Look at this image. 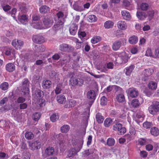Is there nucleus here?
Segmentation results:
<instances>
[{
	"label": "nucleus",
	"mask_w": 159,
	"mask_h": 159,
	"mask_svg": "<svg viewBox=\"0 0 159 159\" xmlns=\"http://www.w3.org/2000/svg\"><path fill=\"white\" fill-rule=\"evenodd\" d=\"M32 89V97L35 99H40V102L41 101V103H40V106L45 105V104L44 103L45 100L43 99H40L42 98L44 94L43 91L41 90L38 89L37 88L33 87Z\"/></svg>",
	"instance_id": "f03ea898"
},
{
	"label": "nucleus",
	"mask_w": 159,
	"mask_h": 159,
	"mask_svg": "<svg viewBox=\"0 0 159 159\" xmlns=\"http://www.w3.org/2000/svg\"><path fill=\"white\" fill-rule=\"evenodd\" d=\"M134 67L135 66L134 65H131L129 67H126L125 68L126 71L125 72L126 75L129 76L132 72Z\"/></svg>",
	"instance_id": "72a5a7b5"
},
{
	"label": "nucleus",
	"mask_w": 159,
	"mask_h": 159,
	"mask_svg": "<svg viewBox=\"0 0 159 159\" xmlns=\"http://www.w3.org/2000/svg\"><path fill=\"white\" fill-rule=\"evenodd\" d=\"M45 50V47L43 45L37 46L36 45L35 47V50L39 52H42Z\"/></svg>",
	"instance_id": "79ce46f5"
},
{
	"label": "nucleus",
	"mask_w": 159,
	"mask_h": 159,
	"mask_svg": "<svg viewBox=\"0 0 159 159\" xmlns=\"http://www.w3.org/2000/svg\"><path fill=\"white\" fill-rule=\"evenodd\" d=\"M157 84L155 82L151 81L148 84V88L151 90H155L157 88Z\"/></svg>",
	"instance_id": "37998d69"
},
{
	"label": "nucleus",
	"mask_w": 159,
	"mask_h": 159,
	"mask_svg": "<svg viewBox=\"0 0 159 159\" xmlns=\"http://www.w3.org/2000/svg\"><path fill=\"white\" fill-rule=\"evenodd\" d=\"M32 55L30 53H27L24 55L22 57L23 60L25 61H33L36 60L33 59L31 58Z\"/></svg>",
	"instance_id": "5701e85b"
},
{
	"label": "nucleus",
	"mask_w": 159,
	"mask_h": 159,
	"mask_svg": "<svg viewBox=\"0 0 159 159\" xmlns=\"http://www.w3.org/2000/svg\"><path fill=\"white\" fill-rule=\"evenodd\" d=\"M122 16L125 20H129L131 19V16L129 12L126 11H123L121 12Z\"/></svg>",
	"instance_id": "c756f323"
},
{
	"label": "nucleus",
	"mask_w": 159,
	"mask_h": 159,
	"mask_svg": "<svg viewBox=\"0 0 159 159\" xmlns=\"http://www.w3.org/2000/svg\"><path fill=\"white\" fill-rule=\"evenodd\" d=\"M116 99L119 102H123L125 100V97L122 94H120L116 96Z\"/></svg>",
	"instance_id": "8fccbe9b"
},
{
	"label": "nucleus",
	"mask_w": 159,
	"mask_h": 159,
	"mask_svg": "<svg viewBox=\"0 0 159 159\" xmlns=\"http://www.w3.org/2000/svg\"><path fill=\"white\" fill-rule=\"evenodd\" d=\"M70 83L73 86H75L76 85L81 86L83 84L84 81L82 79H78L76 77H74L70 78Z\"/></svg>",
	"instance_id": "6e6552de"
},
{
	"label": "nucleus",
	"mask_w": 159,
	"mask_h": 159,
	"mask_svg": "<svg viewBox=\"0 0 159 159\" xmlns=\"http://www.w3.org/2000/svg\"><path fill=\"white\" fill-rule=\"evenodd\" d=\"M12 106L9 103L6 104L4 106L0 108V112H5L11 109Z\"/></svg>",
	"instance_id": "b1692460"
},
{
	"label": "nucleus",
	"mask_w": 159,
	"mask_h": 159,
	"mask_svg": "<svg viewBox=\"0 0 159 159\" xmlns=\"http://www.w3.org/2000/svg\"><path fill=\"white\" fill-rule=\"evenodd\" d=\"M112 120L110 118H107L104 121V125L106 127H108L112 124Z\"/></svg>",
	"instance_id": "a18cd8bd"
},
{
	"label": "nucleus",
	"mask_w": 159,
	"mask_h": 159,
	"mask_svg": "<svg viewBox=\"0 0 159 159\" xmlns=\"http://www.w3.org/2000/svg\"><path fill=\"white\" fill-rule=\"evenodd\" d=\"M59 48V50L62 52L68 53L71 52L74 50L73 47L65 43L60 44Z\"/></svg>",
	"instance_id": "39448f33"
},
{
	"label": "nucleus",
	"mask_w": 159,
	"mask_h": 159,
	"mask_svg": "<svg viewBox=\"0 0 159 159\" xmlns=\"http://www.w3.org/2000/svg\"><path fill=\"white\" fill-rule=\"evenodd\" d=\"M5 68L7 71L12 72L15 70L16 66L14 63L10 62L6 65Z\"/></svg>",
	"instance_id": "412c9836"
},
{
	"label": "nucleus",
	"mask_w": 159,
	"mask_h": 159,
	"mask_svg": "<svg viewBox=\"0 0 159 159\" xmlns=\"http://www.w3.org/2000/svg\"><path fill=\"white\" fill-rule=\"evenodd\" d=\"M41 147V143L40 142L36 141L33 143L31 145L32 150L38 149Z\"/></svg>",
	"instance_id": "a878e982"
},
{
	"label": "nucleus",
	"mask_w": 159,
	"mask_h": 159,
	"mask_svg": "<svg viewBox=\"0 0 159 159\" xmlns=\"http://www.w3.org/2000/svg\"><path fill=\"white\" fill-rule=\"evenodd\" d=\"M96 94L95 92L93 90H90L87 93V97L88 98L92 100L91 102V103L89 104L90 106L92 105V103L93 102L94 100L96 98Z\"/></svg>",
	"instance_id": "2eb2a0df"
},
{
	"label": "nucleus",
	"mask_w": 159,
	"mask_h": 159,
	"mask_svg": "<svg viewBox=\"0 0 159 159\" xmlns=\"http://www.w3.org/2000/svg\"><path fill=\"white\" fill-rule=\"evenodd\" d=\"M18 7L20 12L22 13H26L28 10V6L24 3H19Z\"/></svg>",
	"instance_id": "6ab92c4d"
},
{
	"label": "nucleus",
	"mask_w": 159,
	"mask_h": 159,
	"mask_svg": "<svg viewBox=\"0 0 159 159\" xmlns=\"http://www.w3.org/2000/svg\"><path fill=\"white\" fill-rule=\"evenodd\" d=\"M87 18L88 21L91 23L94 22H96L97 20V17L93 15L88 16L87 17Z\"/></svg>",
	"instance_id": "f704fd0d"
},
{
	"label": "nucleus",
	"mask_w": 159,
	"mask_h": 159,
	"mask_svg": "<svg viewBox=\"0 0 159 159\" xmlns=\"http://www.w3.org/2000/svg\"><path fill=\"white\" fill-rule=\"evenodd\" d=\"M8 99L7 97H5L0 100V106H2L5 104L8 101Z\"/></svg>",
	"instance_id": "0e129e2a"
},
{
	"label": "nucleus",
	"mask_w": 159,
	"mask_h": 159,
	"mask_svg": "<svg viewBox=\"0 0 159 159\" xmlns=\"http://www.w3.org/2000/svg\"><path fill=\"white\" fill-rule=\"evenodd\" d=\"M143 126L147 129L150 128L152 126V124L151 122L146 121L143 123Z\"/></svg>",
	"instance_id": "052dcab7"
},
{
	"label": "nucleus",
	"mask_w": 159,
	"mask_h": 159,
	"mask_svg": "<svg viewBox=\"0 0 159 159\" xmlns=\"http://www.w3.org/2000/svg\"><path fill=\"white\" fill-rule=\"evenodd\" d=\"M61 53L59 52L54 54L52 57V59L53 60H59L60 57Z\"/></svg>",
	"instance_id": "69168bd1"
},
{
	"label": "nucleus",
	"mask_w": 159,
	"mask_h": 159,
	"mask_svg": "<svg viewBox=\"0 0 159 159\" xmlns=\"http://www.w3.org/2000/svg\"><path fill=\"white\" fill-rule=\"evenodd\" d=\"M76 102L75 100L73 99L69 100L65 105V106L66 108H70L74 107L75 105Z\"/></svg>",
	"instance_id": "2f4dec72"
},
{
	"label": "nucleus",
	"mask_w": 159,
	"mask_h": 159,
	"mask_svg": "<svg viewBox=\"0 0 159 159\" xmlns=\"http://www.w3.org/2000/svg\"><path fill=\"white\" fill-rule=\"evenodd\" d=\"M9 122L5 120H0V127L3 128L9 126Z\"/></svg>",
	"instance_id": "c03bdc74"
},
{
	"label": "nucleus",
	"mask_w": 159,
	"mask_h": 159,
	"mask_svg": "<svg viewBox=\"0 0 159 159\" xmlns=\"http://www.w3.org/2000/svg\"><path fill=\"white\" fill-rule=\"evenodd\" d=\"M140 103L139 100L137 99H134L132 101L131 105L134 107H137L140 105Z\"/></svg>",
	"instance_id": "3c124183"
},
{
	"label": "nucleus",
	"mask_w": 159,
	"mask_h": 159,
	"mask_svg": "<svg viewBox=\"0 0 159 159\" xmlns=\"http://www.w3.org/2000/svg\"><path fill=\"white\" fill-rule=\"evenodd\" d=\"M8 83L7 82H4L0 85V89L3 91H5L7 90L8 88Z\"/></svg>",
	"instance_id": "09e8293b"
},
{
	"label": "nucleus",
	"mask_w": 159,
	"mask_h": 159,
	"mask_svg": "<svg viewBox=\"0 0 159 159\" xmlns=\"http://www.w3.org/2000/svg\"><path fill=\"white\" fill-rule=\"evenodd\" d=\"M32 40L34 42L39 44L44 42V37L41 35H34L32 37Z\"/></svg>",
	"instance_id": "9b49d317"
},
{
	"label": "nucleus",
	"mask_w": 159,
	"mask_h": 159,
	"mask_svg": "<svg viewBox=\"0 0 159 159\" xmlns=\"http://www.w3.org/2000/svg\"><path fill=\"white\" fill-rule=\"evenodd\" d=\"M20 147L21 149V151L26 150L27 149V147L26 144L24 142H22L21 143Z\"/></svg>",
	"instance_id": "774afa93"
},
{
	"label": "nucleus",
	"mask_w": 159,
	"mask_h": 159,
	"mask_svg": "<svg viewBox=\"0 0 159 159\" xmlns=\"http://www.w3.org/2000/svg\"><path fill=\"white\" fill-rule=\"evenodd\" d=\"M62 85L61 84L59 83L55 89V93L56 94H58L60 93L62 90Z\"/></svg>",
	"instance_id": "864d4df0"
},
{
	"label": "nucleus",
	"mask_w": 159,
	"mask_h": 159,
	"mask_svg": "<svg viewBox=\"0 0 159 159\" xmlns=\"http://www.w3.org/2000/svg\"><path fill=\"white\" fill-rule=\"evenodd\" d=\"M39 10L41 13L44 14L49 11L50 8L47 6L43 5L40 7Z\"/></svg>",
	"instance_id": "c85d7f7f"
},
{
	"label": "nucleus",
	"mask_w": 159,
	"mask_h": 159,
	"mask_svg": "<svg viewBox=\"0 0 159 159\" xmlns=\"http://www.w3.org/2000/svg\"><path fill=\"white\" fill-rule=\"evenodd\" d=\"M107 103V100L106 98L104 96H102L101 99V105L104 106Z\"/></svg>",
	"instance_id": "e2e57ef3"
},
{
	"label": "nucleus",
	"mask_w": 159,
	"mask_h": 159,
	"mask_svg": "<svg viewBox=\"0 0 159 159\" xmlns=\"http://www.w3.org/2000/svg\"><path fill=\"white\" fill-rule=\"evenodd\" d=\"M113 129L115 131H118V134L120 135H123L126 132V129L125 127H122V125L120 123H116L113 125Z\"/></svg>",
	"instance_id": "423d86ee"
},
{
	"label": "nucleus",
	"mask_w": 159,
	"mask_h": 159,
	"mask_svg": "<svg viewBox=\"0 0 159 159\" xmlns=\"http://www.w3.org/2000/svg\"><path fill=\"white\" fill-rule=\"evenodd\" d=\"M5 53L7 56L14 55L15 54V50L12 48H7L5 49Z\"/></svg>",
	"instance_id": "bb28decb"
},
{
	"label": "nucleus",
	"mask_w": 159,
	"mask_h": 159,
	"mask_svg": "<svg viewBox=\"0 0 159 159\" xmlns=\"http://www.w3.org/2000/svg\"><path fill=\"white\" fill-rule=\"evenodd\" d=\"M57 99L58 102L60 104H62L65 100V98L64 95L61 94L57 97Z\"/></svg>",
	"instance_id": "603ef678"
},
{
	"label": "nucleus",
	"mask_w": 159,
	"mask_h": 159,
	"mask_svg": "<svg viewBox=\"0 0 159 159\" xmlns=\"http://www.w3.org/2000/svg\"><path fill=\"white\" fill-rule=\"evenodd\" d=\"M21 91L23 93V95L25 97L28 96L30 93L29 86L30 82L27 78L24 79L22 81Z\"/></svg>",
	"instance_id": "7ed1b4c3"
},
{
	"label": "nucleus",
	"mask_w": 159,
	"mask_h": 159,
	"mask_svg": "<svg viewBox=\"0 0 159 159\" xmlns=\"http://www.w3.org/2000/svg\"><path fill=\"white\" fill-rule=\"evenodd\" d=\"M83 138L73 140L72 144L74 148H70L68 151L67 156L69 157H73L76 155L82 148L83 144Z\"/></svg>",
	"instance_id": "f257e3e1"
},
{
	"label": "nucleus",
	"mask_w": 159,
	"mask_h": 159,
	"mask_svg": "<svg viewBox=\"0 0 159 159\" xmlns=\"http://www.w3.org/2000/svg\"><path fill=\"white\" fill-rule=\"evenodd\" d=\"M115 142L114 139L112 138H108L107 141V144L109 146H112L115 144Z\"/></svg>",
	"instance_id": "de8ad7c7"
},
{
	"label": "nucleus",
	"mask_w": 159,
	"mask_h": 159,
	"mask_svg": "<svg viewBox=\"0 0 159 159\" xmlns=\"http://www.w3.org/2000/svg\"><path fill=\"white\" fill-rule=\"evenodd\" d=\"M153 72V70L151 69H148L144 70L142 73V80L144 82L148 81L149 79V77Z\"/></svg>",
	"instance_id": "0eeeda50"
},
{
	"label": "nucleus",
	"mask_w": 159,
	"mask_h": 159,
	"mask_svg": "<svg viewBox=\"0 0 159 159\" xmlns=\"http://www.w3.org/2000/svg\"><path fill=\"white\" fill-rule=\"evenodd\" d=\"M101 40V38L99 36H94L91 39V42L93 44L97 43Z\"/></svg>",
	"instance_id": "49530a36"
},
{
	"label": "nucleus",
	"mask_w": 159,
	"mask_h": 159,
	"mask_svg": "<svg viewBox=\"0 0 159 159\" xmlns=\"http://www.w3.org/2000/svg\"><path fill=\"white\" fill-rule=\"evenodd\" d=\"M54 152V148L52 147H48L45 150V152L43 153L42 157L45 158L47 157L51 156L53 154Z\"/></svg>",
	"instance_id": "9d476101"
},
{
	"label": "nucleus",
	"mask_w": 159,
	"mask_h": 159,
	"mask_svg": "<svg viewBox=\"0 0 159 159\" xmlns=\"http://www.w3.org/2000/svg\"><path fill=\"white\" fill-rule=\"evenodd\" d=\"M114 25V23L111 20L106 21L104 24V27L107 29L112 28Z\"/></svg>",
	"instance_id": "ea45409f"
},
{
	"label": "nucleus",
	"mask_w": 159,
	"mask_h": 159,
	"mask_svg": "<svg viewBox=\"0 0 159 159\" xmlns=\"http://www.w3.org/2000/svg\"><path fill=\"white\" fill-rule=\"evenodd\" d=\"M117 26L119 29L122 30H125L127 28V25L125 21L120 20L117 23Z\"/></svg>",
	"instance_id": "393cba45"
},
{
	"label": "nucleus",
	"mask_w": 159,
	"mask_h": 159,
	"mask_svg": "<svg viewBox=\"0 0 159 159\" xmlns=\"http://www.w3.org/2000/svg\"><path fill=\"white\" fill-rule=\"evenodd\" d=\"M124 39H120L115 41L112 45V49L114 51L118 50L122 45H124Z\"/></svg>",
	"instance_id": "1a4fd4ad"
},
{
	"label": "nucleus",
	"mask_w": 159,
	"mask_h": 159,
	"mask_svg": "<svg viewBox=\"0 0 159 159\" xmlns=\"http://www.w3.org/2000/svg\"><path fill=\"white\" fill-rule=\"evenodd\" d=\"M17 10L16 8H13L11 11H9L8 13L14 19H16L15 15L16 12Z\"/></svg>",
	"instance_id": "5fc2aeb1"
},
{
	"label": "nucleus",
	"mask_w": 159,
	"mask_h": 159,
	"mask_svg": "<svg viewBox=\"0 0 159 159\" xmlns=\"http://www.w3.org/2000/svg\"><path fill=\"white\" fill-rule=\"evenodd\" d=\"M128 94L132 98H136L139 95V92L137 89L134 88H130L128 90Z\"/></svg>",
	"instance_id": "dca6fc26"
},
{
	"label": "nucleus",
	"mask_w": 159,
	"mask_h": 159,
	"mask_svg": "<svg viewBox=\"0 0 159 159\" xmlns=\"http://www.w3.org/2000/svg\"><path fill=\"white\" fill-rule=\"evenodd\" d=\"M73 7L74 10L78 11H81L84 10L82 6L78 5L77 3H75L73 5Z\"/></svg>",
	"instance_id": "c9c22d12"
},
{
	"label": "nucleus",
	"mask_w": 159,
	"mask_h": 159,
	"mask_svg": "<svg viewBox=\"0 0 159 159\" xmlns=\"http://www.w3.org/2000/svg\"><path fill=\"white\" fill-rule=\"evenodd\" d=\"M150 133L152 135L156 136L159 134V130L157 128L153 127L151 129Z\"/></svg>",
	"instance_id": "4c0bfd02"
},
{
	"label": "nucleus",
	"mask_w": 159,
	"mask_h": 159,
	"mask_svg": "<svg viewBox=\"0 0 159 159\" xmlns=\"http://www.w3.org/2000/svg\"><path fill=\"white\" fill-rule=\"evenodd\" d=\"M96 119L98 123H102L104 117L102 116L100 113H97L96 116Z\"/></svg>",
	"instance_id": "58836bf2"
},
{
	"label": "nucleus",
	"mask_w": 159,
	"mask_h": 159,
	"mask_svg": "<svg viewBox=\"0 0 159 159\" xmlns=\"http://www.w3.org/2000/svg\"><path fill=\"white\" fill-rule=\"evenodd\" d=\"M32 117L34 120L38 121L40 117V114L38 112H35L33 114Z\"/></svg>",
	"instance_id": "bf43d9fd"
},
{
	"label": "nucleus",
	"mask_w": 159,
	"mask_h": 159,
	"mask_svg": "<svg viewBox=\"0 0 159 159\" xmlns=\"http://www.w3.org/2000/svg\"><path fill=\"white\" fill-rule=\"evenodd\" d=\"M137 17L140 20H143L145 19L147 16H146L145 12L143 11H138L136 13Z\"/></svg>",
	"instance_id": "7c9ffc66"
},
{
	"label": "nucleus",
	"mask_w": 159,
	"mask_h": 159,
	"mask_svg": "<svg viewBox=\"0 0 159 159\" xmlns=\"http://www.w3.org/2000/svg\"><path fill=\"white\" fill-rule=\"evenodd\" d=\"M78 29V26L75 24L72 23L70 25L69 30L71 34L74 35L76 33Z\"/></svg>",
	"instance_id": "a211bd4d"
},
{
	"label": "nucleus",
	"mask_w": 159,
	"mask_h": 159,
	"mask_svg": "<svg viewBox=\"0 0 159 159\" xmlns=\"http://www.w3.org/2000/svg\"><path fill=\"white\" fill-rule=\"evenodd\" d=\"M113 88V85L109 86L107 88L105 89L103 91V93H107L110 92Z\"/></svg>",
	"instance_id": "338daca9"
},
{
	"label": "nucleus",
	"mask_w": 159,
	"mask_h": 159,
	"mask_svg": "<svg viewBox=\"0 0 159 159\" xmlns=\"http://www.w3.org/2000/svg\"><path fill=\"white\" fill-rule=\"evenodd\" d=\"M42 21L43 24L46 28L51 27L53 23V20L52 19L47 17H44Z\"/></svg>",
	"instance_id": "ddd939ff"
},
{
	"label": "nucleus",
	"mask_w": 159,
	"mask_h": 159,
	"mask_svg": "<svg viewBox=\"0 0 159 159\" xmlns=\"http://www.w3.org/2000/svg\"><path fill=\"white\" fill-rule=\"evenodd\" d=\"M57 16L58 18V21L60 22V21H62L63 22V18L64 14L63 13L61 12H59L57 14Z\"/></svg>",
	"instance_id": "4d7b16f0"
},
{
	"label": "nucleus",
	"mask_w": 159,
	"mask_h": 159,
	"mask_svg": "<svg viewBox=\"0 0 159 159\" xmlns=\"http://www.w3.org/2000/svg\"><path fill=\"white\" fill-rule=\"evenodd\" d=\"M59 118V115L57 113H53L50 117V120L53 122H56Z\"/></svg>",
	"instance_id": "a19ab883"
},
{
	"label": "nucleus",
	"mask_w": 159,
	"mask_h": 159,
	"mask_svg": "<svg viewBox=\"0 0 159 159\" xmlns=\"http://www.w3.org/2000/svg\"><path fill=\"white\" fill-rule=\"evenodd\" d=\"M119 57L120 58L121 63L123 64L127 63L129 58L128 54L125 52H122L119 54Z\"/></svg>",
	"instance_id": "f3484780"
},
{
	"label": "nucleus",
	"mask_w": 159,
	"mask_h": 159,
	"mask_svg": "<svg viewBox=\"0 0 159 159\" xmlns=\"http://www.w3.org/2000/svg\"><path fill=\"white\" fill-rule=\"evenodd\" d=\"M154 12L153 10H151L148 11V14L146 16L148 17V19L149 20L152 19L154 16Z\"/></svg>",
	"instance_id": "680f3d73"
},
{
	"label": "nucleus",
	"mask_w": 159,
	"mask_h": 159,
	"mask_svg": "<svg viewBox=\"0 0 159 159\" xmlns=\"http://www.w3.org/2000/svg\"><path fill=\"white\" fill-rule=\"evenodd\" d=\"M42 86L43 89H48L52 86V82L48 80H44L42 82Z\"/></svg>",
	"instance_id": "4be33fe9"
},
{
	"label": "nucleus",
	"mask_w": 159,
	"mask_h": 159,
	"mask_svg": "<svg viewBox=\"0 0 159 159\" xmlns=\"http://www.w3.org/2000/svg\"><path fill=\"white\" fill-rule=\"evenodd\" d=\"M33 27L37 29H42L45 28L42 23L40 21L38 22H33Z\"/></svg>",
	"instance_id": "e433bc0d"
},
{
	"label": "nucleus",
	"mask_w": 159,
	"mask_h": 159,
	"mask_svg": "<svg viewBox=\"0 0 159 159\" xmlns=\"http://www.w3.org/2000/svg\"><path fill=\"white\" fill-rule=\"evenodd\" d=\"M63 24V22L62 21H60V22L57 21L52 27V29L53 32V34H56L57 31L62 28Z\"/></svg>",
	"instance_id": "4468645a"
},
{
	"label": "nucleus",
	"mask_w": 159,
	"mask_h": 159,
	"mask_svg": "<svg viewBox=\"0 0 159 159\" xmlns=\"http://www.w3.org/2000/svg\"><path fill=\"white\" fill-rule=\"evenodd\" d=\"M148 111L152 115L159 112V102L157 101H153L152 104L148 107Z\"/></svg>",
	"instance_id": "20e7f679"
},
{
	"label": "nucleus",
	"mask_w": 159,
	"mask_h": 159,
	"mask_svg": "<svg viewBox=\"0 0 159 159\" xmlns=\"http://www.w3.org/2000/svg\"><path fill=\"white\" fill-rule=\"evenodd\" d=\"M138 38L135 35L130 37L129 39V43L131 44H135L138 42Z\"/></svg>",
	"instance_id": "cd10ccee"
},
{
	"label": "nucleus",
	"mask_w": 159,
	"mask_h": 159,
	"mask_svg": "<svg viewBox=\"0 0 159 159\" xmlns=\"http://www.w3.org/2000/svg\"><path fill=\"white\" fill-rule=\"evenodd\" d=\"M18 20L21 23L25 24L28 22V16L25 14L19 15L18 18Z\"/></svg>",
	"instance_id": "aec40b11"
},
{
	"label": "nucleus",
	"mask_w": 159,
	"mask_h": 159,
	"mask_svg": "<svg viewBox=\"0 0 159 159\" xmlns=\"http://www.w3.org/2000/svg\"><path fill=\"white\" fill-rule=\"evenodd\" d=\"M11 44L16 49H18L23 46L24 43L20 40L14 39L12 40Z\"/></svg>",
	"instance_id": "f8f14e48"
},
{
	"label": "nucleus",
	"mask_w": 159,
	"mask_h": 159,
	"mask_svg": "<svg viewBox=\"0 0 159 159\" xmlns=\"http://www.w3.org/2000/svg\"><path fill=\"white\" fill-rule=\"evenodd\" d=\"M141 9L143 11H146L149 7L148 4L146 3H143L140 6Z\"/></svg>",
	"instance_id": "13d9d810"
},
{
	"label": "nucleus",
	"mask_w": 159,
	"mask_h": 159,
	"mask_svg": "<svg viewBox=\"0 0 159 159\" xmlns=\"http://www.w3.org/2000/svg\"><path fill=\"white\" fill-rule=\"evenodd\" d=\"M33 134L30 132H26L25 134V138L28 140L34 138Z\"/></svg>",
	"instance_id": "6e6d98bb"
},
{
	"label": "nucleus",
	"mask_w": 159,
	"mask_h": 159,
	"mask_svg": "<svg viewBox=\"0 0 159 159\" xmlns=\"http://www.w3.org/2000/svg\"><path fill=\"white\" fill-rule=\"evenodd\" d=\"M70 129V126L68 125H64L60 128V131L63 133H67Z\"/></svg>",
	"instance_id": "473e14b6"
}]
</instances>
